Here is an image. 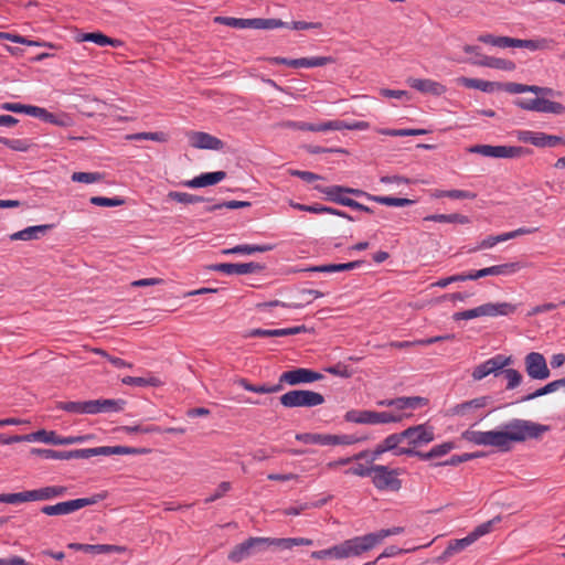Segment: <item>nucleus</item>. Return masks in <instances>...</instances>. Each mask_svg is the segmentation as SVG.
<instances>
[{"instance_id":"obj_1","label":"nucleus","mask_w":565,"mask_h":565,"mask_svg":"<svg viewBox=\"0 0 565 565\" xmlns=\"http://www.w3.org/2000/svg\"><path fill=\"white\" fill-rule=\"evenodd\" d=\"M507 443L510 447L511 443H521L526 439H536L543 433L548 430V426L537 424L526 419L514 418L503 425Z\"/></svg>"},{"instance_id":"obj_2","label":"nucleus","mask_w":565,"mask_h":565,"mask_svg":"<svg viewBox=\"0 0 565 565\" xmlns=\"http://www.w3.org/2000/svg\"><path fill=\"white\" fill-rule=\"evenodd\" d=\"M495 521L497 520L493 519L488 522H484V523L478 525L467 536H465L462 539L450 541L448 546L446 547V550L439 556V562H447L451 556L462 552L468 546L473 544L477 540H479L483 535L488 534L492 530V526L495 523Z\"/></svg>"},{"instance_id":"obj_3","label":"nucleus","mask_w":565,"mask_h":565,"mask_svg":"<svg viewBox=\"0 0 565 565\" xmlns=\"http://www.w3.org/2000/svg\"><path fill=\"white\" fill-rule=\"evenodd\" d=\"M467 151L495 159H513L532 153L531 149L524 147L492 145H473L468 147Z\"/></svg>"},{"instance_id":"obj_4","label":"nucleus","mask_w":565,"mask_h":565,"mask_svg":"<svg viewBox=\"0 0 565 565\" xmlns=\"http://www.w3.org/2000/svg\"><path fill=\"white\" fill-rule=\"evenodd\" d=\"M407 415L394 412H373V411H349L345 414V420L355 424H388L398 423Z\"/></svg>"},{"instance_id":"obj_5","label":"nucleus","mask_w":565,"mask_h":565,"mask_svg":"<svg viewBox=\"0 0 565 565\" xmlns=\"http://www.w3.org/2000/svg\"><path fill=\"white\" fill-rule=\"evenodd\" d=\"M280 404L287 408L315 407L324 403L322 394L309 390H292L279 397Z\"/></svg>"},{"instance_id":"obj_6","label":"nucleus","mask_w":565,"mask_h":565,"mask_svg":"<svg viewBox=\"0 0 565 565\" xmlns=\"http://www.w3.org/2000/svg\"><path fill=\"white\" fill-rule=\"evenodd\" d=\"M375 547L371 533L348 539L335 545L337 559L358 557Z\"/></svg>"},{"instance_id":"obj_7","label":"nucleus","mask_w":565,"mask_h":565,"mask_svg":"<svg viewBox=\"0 0 565 565\" xmlns=\"http://www.w3.org/2000/svg\"><path fill=\"white\" fill-rule=\"evenodd\" d=\"M462 438L478 446H491L501 450L510 449L503 429L488 431L468 429L462 433Z\"/></svg>"},{"instance_id":"obj_8","label":"nucleus","mask_w":565,"mask_h":565,"mask_svg":"<svg viewBox=\"0 0 565 565\" xmlns=\"http://www.w3.org/2000/svg\"><path fill=\"white\" fill-rule=\"evenodd\" d=\"M490 402L489 396H480L460 404L454 405L449 409L451 416H458L466 420H475L473 425L481 422L487 415L479 414Z\"/></svg>"},{"instance_id":"obj_9","label":"nucleus","mask_w":565,"mask_h":565,"mask_svg":"<svg viewBox=\"0 0 565 565\" xmlns=\"http://www.w3.org/2000/svg\"><path fill=\"white\" fill-rule=\"evenodd\" d=\"M398 475V469H390L384 465H373L371 478L374 487L380 491H398L402 487Z\"/></svg>"},{"instance_id":"obj_10","label":"nucleus","mask_w":565,"mask_h":565,"mask_svg":"<svg viewBox=\"0 0 565 565\" xmlns=\"http://www.w3.org/2000/svg\"><path fill=\"white\" fill-rule=\"evenodd\" d=\"M511 363H512L511 356H507L503 354H497V355L486 360L484 362L480 363L479 365H477L473 369L471 376L475 381H481L491 374H493L494 376H498L501 373V371L504 367L509 366Z\"/></svg>"},{"instance_id":"obj_11","label":"nucleus","mask_w":565,"mask_h":565,"mask_svg":"<svg viewBox=\"0 0 565 565\" xmlns=\"http://www.w3.org/2000/svg\"><path fill=\"white\" fill-rule=\"evenodd\" d=\"M98 497L79 498L70 501L58 502L53 505H44L41 512L46 515H67L78 511L85 507L93 505L98 502Z\"/></svg>"},{"instance_id":"obj_12","label":"nucleus","mask_w":565,"mask_h":565,"mask_svg":"<svg viewBox=\"0 0 565 565\" xmlns=\"http://www.w3.org/2000/svg\"><path fill=\"white\" fill-rule=\"evenodd\" d=\"M515 104L525 110L539 111L545 114H556L561 115L565 113V106L559 103L552 102L545 98H520L515 102Z\"/></svg>"},{"instance_id":"obj_13","label":"nucleus","mask_w":565,"mask_h":565,"mask_svg":"<svg viewBox=\"0 0 565 565\" xmlns=\"http://www.w3.org/2000/svg\"><path fill=\"white\" fill-rule=\"evenodd\" d=\"M524 363L525 371L531 379L543 381L550 377L551 372L542 353L531 352L526 354Z\"/></svg>"},{"instance_id":"obj_14","label":"nucleus","mask_w":565,"mask_h":565,"mask_svg":"<svg viewBox=\"0 0 565 565\" xmlns=\"http://www.w3.org/2000/svg\"><path fill=\"white\" fill-rule=\"evenodd\" d=\"M523 267V264L519 262L505 263L501 265H493L478 270H470L467 273V277L469 280H477L479 278H483L487 276H509L515 274Z\"/></svg>"},{"instance_id":"obj_15","label":"nucleus","mask_w":565,"mask_h":565,"mask_svg":"<svg viewBox=\"0 0 565 565\" xmlns=\"http://www.w3.org/2000/svg\"><path fill=\"white\" fill-rule=\"evenodd\" d=\"M322 377V374L318 372L305 367H298L281 373L279 382L280 384L286 383L288 385H298L302 383H312L321 380Z\"/></svg>"},{"instance_id":"obj_16","label":"nucleus","mask_w":565,"mask_h":565,"mask_svg":"<svg viewBox=\"0 0 565 565\" xmlns=\"http://www.w3.org/2000/svg\"><path fill=\"white\" fill-rule=\"evenodd\" d=\"M259 552H263L259 537H249L241 544L234 546L233 550L228 553L227 558L231 562L239 563Z\"/></svg>"},{"instance_id":"obj_17","label":"nucleus","mask_w":565,"mask_h":565,"mask_svg":"<svg viewBox=\"0 0 565 565\" xmlns=\"http://www.w3.org/2000/svg\"><path fill=\"white\" fill-rule=\"evenodd\" d=\"M264 267L258 263H241V264H232V263H220L210 266L211 270L220 271L226 275H247L260 271Z\"/></svg>"},{"instance_id":"obj_18","label":"nucleus","mask_w":565,"mask_h":565,"mask_svg":"<svg viewBox=\"0 0 565 565\" xmlns=\"http://www.w3.org/2000/svg\"><path fill=\"white\" fill-rule=\"evenodd\" d=\"M454 448H455L454 443L446 441V443H443L440 445L434 446L427 452H423V451L415 450V449H412V448H402V449L397 450L396 454L397 455H407V456L418 457L422 460H430L433 458H438V457H443V456L447 455Z\"/></svg>"},{"instance_id":"obj_19","label":"nucleus","mask_w":565,"mask_h":565,"mask_svg":"<svg viewBox=\"0 0 565 565\" xmlns=\"http://www.w3.org/2000/svg\"><path fill=\"white\" fill-rule=\"evenodd\" d=\"M403 433L404 439L414 446L426 445L434 440V430L426 425H417L405 429Z\"/></svg>"},{"instance_id":"obj_20","label":"nucleus","mask_w":565,"mask_h":565,"mask_svg":"<svg viewBox=\"0 0 565 565\" xmlns=\"http://www.w3.org/2000/svg\"><path fill=\"white\" fill-rule=\"evenodd\" d=\"M34 435H39L38 438H35V441L50 444V445H73V444H82L86 441V436H67L62 437L58 436L55 431H49L45 429H40L34 431Z\"/></svg>"},{"instance_id":"obj_21","label":"nucleus","mask_w":565,"mask_h":565,"mask_svg":"<svg viewBox=\"0 0 565 565\" xmlns=\"http://www.w3.org/2000/svg\"><path fill=\"white\" fill-rule=\"evenodd\" d=\"M406 83L411 88L433 96H441L447 90L443 84L429 78L409 77L406 79Z\"/></svg>"},{"instance_id":"obj_22","label":"nucleus","mask_w":565,"mask_h":565,"mask_svg":"<svg viewBox=\"0 0 565 565\" xmlns=\"http://www.w3.org/2000/svg\"><path fill=\"white\" fill-rule=\"evenodd\" d=\"M189 141L192 147L198 149L220 150L223 148L222 140L203 131L191 132Z\"/></svg>"},{"instance_id":"obj_23","label":"nucleus","mask_w":565,"mask_h":565,"mask_svg":"<svg viewBox=\"0 0 565 565\" xmlns=\"http://www.w3.org/2000/svg\"><path fill=\"white\" fill-rule=\"evenodd\" d=\"M481 317H508L513 315L518 305L511 302H487L480 306Z\"/></svg>"},{"instance_id":"obj_24","label":"nucleus","mask_w":565,"mask_h":565,"mask_svg":"<svg viewBox=\"0 0 565 565\" xmlns=\"http://www.w3.org/2000/svg\"><path fill=\"white\" fill-rule=\"evenodd\" d=\"M226 178V173L224 171H214L202 173L191 180L184 181L182 184L186 188L196 189L204 188L209 185H214Z\"/></svg>"},{"instance_id":"obj_25","label":"nucleus","mask_w":565,"mask_h":565,"mask_svg":"<svg viewBox=\"0 0 565 565\" xmlns=\"http://www.w3.org/2000/svg\"><path fill=\"white\" fill-rule=\"evenodd\" d=\"M305 331H306L305 326H296V327L282 328V329L257 328V329H252L247 335L253 337V338L287 337V335L299 334Z\"/></svg>"},{"instance_id":"obj_26","label":"nucleus","mask_w":565,"mask_h":565,"mask_svg":"<svg viewBox=\"0 0 565 565\" xmlns=\"http://www.w3.org/2000/svg\"><path fill=\"white\" fill-rule=\"evenodd\" d=\"M554 41L552 39L540 38V39H513V47H523L530 51L548 50L553 46Z\"/></svg>"},{"instance_id":"obj_27","label":"nucleus","mask_w":565,"mask_h":565,"mask_svg":"<svg viewBox=\"0 0 565 565\" xmlns=\"http://www.w3.org/2000/svg\"><path fill=\"white\" fill-rule=\"evenodd\" d=\"M315 189L326 195V199L344 205V202L348 201L345 186L342 185H331V186H322V185H316Z\"/></svg>"},{"instance_id":"obj_28","label":"nucleus","mask_w":565,"mask_h":565,"mask_svg":"<svg viewBox=\"0 0 565 565\" xmlns=\"http://www.w3.org/2000/svg\"><path fill=\"white\" fill-rule=\"evenodd\" d=\"M327 131L329 130H366L369 129L370 125L366 121L363 120H352V121H345V120H327L326 121Z\"/></svg>"},{"instance_id":"obj_29","label":"nucleus","mask_w":565,"mask_h":565,"mask_svg":"<svg viewBox=\"0 0 565 565\" xmlns=\"http://www.w3.org/2000/svg\"><path fill=\"white\" fill-rule=\"evenodd\" d=\"M122 399H93V414L117 413L124 409Z\"/></svg>"},{"instance_id":"obj_30","label":"nucleus","mask_w":565,"mask_h":565,"mask_svg":"<svg viewBox=\"0 0 565 565\" xmlns=\"http://www.w3.org/2000/svg\"><path fill=\"white\" fill-rule=\"evenodd\" d=\"M52 228V225H34L29 226L24 230H21L11 235V239L13 241H31L36 239L40 235H44L49 230Z\"/></svg>"},{"instance_id":"obj_31","label":"nucleus","mask_w":565,"mask_h":565,"mask_svg":"<svg viewBox=\"0 0 565 565\" xmlns=\"http://www.w3.org/2000/svg\"><path fill=\"white\" fill-rule=\"evenodd\" d=\"M456 82L458 85H461L466 88L479 89L484 93H492L497 85L493 82L483 81L480 78H470L465 76L458 77Z\"/></svg>"},{"instance_id":"obj_32","label":"nucleus","mask_w":565,"mask_h":565,"mask_svg":"<svg viewBox=\"0 0 565 565\" xmlns=\"http://www.w3.org/2000/svg\"><path fill=\"white\" fill-rule=\"evenodd\" d=\"M57 408L72 414L93 415V401L60 402Z\"/></svg>"},{"instance_id":"obj_33","label":"nucleus","mask_w":565,"mask_h":565,"mask_svg":"<svg viewBox=\"0 0 565 565\" xmlns=\"http://www.w3.org/2000/svg\"><path fill=\"white\" fill-rule=\"evenodd\" d=\"M271 249H273L271 245L242 244V245H237V246L232 247V248L223 249L222 254H224V255H230V254L250 255V254H254V253H264V252H268V250H271Z\"/></svg>"},{"instance_id":"obj_34","label":"nucleus","mask_w":565,"mask_h":565,"mask_svg":"<svg viewBox=\"0 0 565 565\" xmlns=\"http://www.w3.org/2000/svg\"><path fill=\"white\" fill-rule=\"evenodd\" d=\"M425 222H438V223H457V224H468L470 223V218L466 215L459 213L452 214H433L424 217Z\"/></svg>"},{"instance_id":"obj_35","label":"nucleus","mask_w":565,"mask_h":565,"mask_svg":"<svg viewBox=\"0 0 565 565\" xmlns=\"http://www.w3.org/2000/svg\"><path fill=\"white\" fill-rule=\"evenodd\" d=\"M66 493V488L63 486H50L35 489L36 501H46L55 498H61Z\"/></svg>"},{"instance_id":"obj_36","label":"nucleus","mask_w":565,"mask_h":565,"mask_svg":"<svg viewBox=\"0 0 565 565\" xmlns=\"http://www.w3.org/2000/svg\"><path fill=\"white\" fill-rule=\"evenodd\" d=\"M473 64L505 71H512L515 67L514 63L509 60L488 56H481V60L475 61Z\"/></svg>"},{"instance_id":"obj_37","label":"nucleus","mask_w":565,"mask_h":565,"mask_svg":"<svg viewBox=\"0 0 565 565\" xmlns=\"http://www.w3.org/2000/svg\"><path fill=\"white\" fill-rule=\"evenodd\" d=\"M281 127L288 128V129L313 131V132L327 131L326 121H322L319 124H309V122H305V121L287 120V121L281 122Z\"/></svg>"},{"instance_id":"obj_38","label":"nucleus","mask_w":565,"mask_h":565,"mask_svg":"<svg viewBox=\"0 0 565 565\" xmlns=\"http://www.w3.org/2000/svg\"><path fill=\"white\" fill-rule=\"evenodd\" d=\"M513 39L510 36H497L490 33L480 34L478 41L500 49L513 47Z\"/></svg>"},{"instance_id":"obj_39","label":"nucleus","mask_w":565,"mask_h":565,"mask_svg":"<svg viewBox=\"0 0 565 565\" xmlns=\"http://www.w3.org/2000/svg\"><path fill=\"white\" fill-rule=\"evenodd\" d=\"M367 200L386 206H407L415 203V201L411 199L385 195H367Z\"/></svg>"},{"instance_id":"obj_40","label":"nucleus","mask_w":565,"mask_h":565,"mask_svg":"<svg viewBox=\"0 0 565 565\" xmlns=\"http://www.w3.org/2000/svg\"><path fill=\"white\" fill-rule=\"evenodd\" d=\"M296 439L307 445H331V435L324 434L301 433L296 435Z\"/></svg>"},{"instance_id":"obj_41","label":"nucleus","mask_w":565,"mask_h":565,"mask_svg":"<svg viewBox=\"0 0 565 565\" xmlns=\"http://www.w3.org/2000/svg\"><path fill=\"white\" fill-rule=\"evenodd\" d=\"M214 22L234 29H253V19L216 17L214 18Z\"/></svg>"},{"instance_id":"obj_42","label":"nucleus","mask_w":565,"mask_h":565,"mask_svg":"<svg viewBox=\"0 0 565 565\" xmlns=\"http://www.w3.org/2000/svg\"><path fill=\"white\" fill-rule=\"evenodd\" d=\"M79 550L89 554H109V553H120L125 548L118 545L111 544H88L84 546H79Z\"/></svg>"},{"instance_id":"obj_43","label":"nucleus","mask_w":565,"mask_h":565,"mask_svg":"<svg viewBox=\"0 0 565 565\" xmlns=\"http://www.w3.org/2000/svg\"><path fill=\"white\" fill-rule=\"evenodd\" d=\"M363 262L361 260H354L343 264H329V265H321L318 267H315L313 270L319 273H337V271H344V270H352L355 268L361 267Z\"/></svg>"},{"instance_id":"obj_44","label":"nucleus","mask_w":565,"mask_h":565,"mask_svg":"<svg viewBox=\"0 0 565 565\" xmlns=\"http://www.w3.org/2000/svg\"><path fill=\"white\" fill-rule=\"evenodd\" d=\"M95 456H104V446L95 448H84L67 450V460L71 459H88Z\"/></svg>"},{"instance_id":"obj_45","label":"nucleus","mask_w":565,"mask_h":565,"mask_svg":"<svg viewBox=\"0 0 565 565\" xmlns=\"http://www.w3.org/2000/svg\"><path fill=\"white\" fill-rule=\"evenodd\" d=\"M148 452L146 448H135L128 446H104V456L111 455H142Z\"/></svg>"},{"instance_id":"obj_46","label":"nucleus","mask_w":565,"mask_h":565,"mask_svg":"<svg viewBox=\"0 0 565 565\" xmlns=\"http://www.w3.org/2000/svg\"><path fill=\"white\" fill-rule=\"evenodd\" d=\"M558 390H561L559 380H555V381H552V382L547 383L543 387L537 388L533 393L523 396L520 399V402H529V401H532L534 398H537V397H541V396L554 393V392H556Z\"/></svg>"},{"instance_id":"obj_47","label":"nucleus","mask_w":565,"mask_h":565,"mask_svg":"<svg viewBox=\"0 0 565 565\" xmlns=\"http://www.w3.org/2000/svg\"><path fill=\"white\" fill-rule=\"evenodd\" d=\"M81 41L93 42L99 46H116L118 43L117 40L110 39L100 32L84 33L81 36Z\"/></svg>"},{"instance_id":"obj_48","label":"nucleus","mask_w":565,"mask_h":565,"mask_svg":"<svg viewBox=\"0 0 565 565\" xmlns=\"http://www.w3.org/2000/svg\"><path fill=\"white\" fill-rule=\"evenodd\" d=\"M121 382L125 384V385H130V386H140V387H146V386H158L160 385V380L158 377H154V376H150V377H142V376H125Z\"/></svg>"},{"instance_id":"obj_49","label":"nucleus","mask_w":565,"mask_h":565,"mask_svg":"<svg viewBox=\"0 0 565 565\" xmlns=\"http://www.w3.org/2000/svg\"><path fill=\"white\" fill-rule=\"evenodd\" d=\"M31 454L50 460H67V450L32 448Z\"/></svg>"},{"instance_id":"obj_50","label":"nucleus","mask_w":565,"mask_h":565,"mask_svg":"<svg viewBox=\"0 0 565 565\" xmlns=\"http://www.w3.org/2000/svg\"><path fill=\"white\" fill-rule=\"evenodd\" d=\"M287 23L282 22L278 19H262V18H254L253 19V29L255 30H273L286 26Z\"/></svg>"},{"instance_id":"obj_51","label":"nucleus","mask_w":565,"mask_h":565,"mask_svg":"<svg viewBox=\"0 0 565 565\" xmlns=\"http://www.w3.org/2000/svg\"><path fill=\"white\" fill-rule=\"evenodd\" d=\"M168 199H170L172 201H175L178 203H183V204H193V203H198V202L204 201V199L201 198V196H198V195H194V194H190V193H186V192H178V191L169 192L168 193Z\"/></svg>"},{"instance_id":"obj_52","label":"nucleus","mask_w":565,"mask_h":565,"mask_svg":"<svg viewBox=\"0 0 565 565\" xmlns=\"http://www.w3.org/2000/svg\"><path fill=\"white\" fill-rule=\"evenodd\" d=\"M89 202L96 206L115 207L120 206L125 203V200L119 196L106 198V196H92Z\"/></svg>"},{"instance_id":"obj_53","label":"nucleus","mask_w":565,"mask_h":565,"mask_svg":"<svg viewBox=\"0 0 565 565\" xmlns=\"http://www.w3.org/2000/svg\"><path fill=\"white\" fill-rule=\"evenodd\" d=\"M404 532V527L402 526H393L391 529H382L380 531L371 533L372 539L374 541L375 546L382 543L386 537L398 535Z\"/></svg>"},{"instance_id":"obj_54","label":"nucleus","mask_w":565,"mask_h":565,"mask_svg":"<svg viewBox=\"0 0 565 565\" xmlns=\"http://www.w3.org/2000/svg\"><path fill=\"white\" fill-rule=\"evenodd\" d=\"M334 58L331 56H312V57H301L302 67L311 68V67H321L328 64H332Z\"/></svg>"},{"instance_id":"obj_55","label":"nucleus","mask_w":565,"mask_h":565,"mask_svg":"<svg viewBox=\"0 0 565 565\" xmlns=\"http://www.w3.org/2000/svg\"><path fill=\"white\" fill-rule=\"evenodd\" d=\"M30 501H36L35 489L18 493H8V504H18Z\"/></svg>"},{"instance_id":"obj_56","label":"nucleus","mask_w":565,"mask_h":565,"mask_svg":"<svg viewBox=\"0 0 565 565\" xmlns=\"http://www.w3.org/2000/svg\"><path fill=\"white\" fill-rule=\"evenodd\" d=\"M71 179L74 182L90 184L100 181L102 174L98 172H74Z\"/></svg>"},{"instance_id":"obj_57","label":"nucleus","mask_w":565,"mask_h":565,"mask_svg":"<svg viewBox=\"0 0 565 565\" xmlns=\"http://www.w3.org/2000/svg\"><path fill=\"white\" fill-rule=\"evenodd\" d=\"M39 435H34V431L26 435H14V436H7L4 434H0V443L3 445H10L14 443H21V441H28V443H34L35 438H38Z\"/></svg>"},{"instance_id":"obj_58","label":"nucleus","mask_w":565,"mask_h":565,"mask_svg":"<svg viewBox=\"0 0 565 565\" xmlns=\"http://www.w3.org/2000/svg\"><path fill=\"white\" fill-rule=\"evenodd\" d=\"M403 439H404L403 433L391 434L381 443V445L386 452L391 451V450H395V454H396L397 450L401 449V448H398V445L401 444V441Z\"/></svg>"},{"instance_id":"obj_59","label":"nucleus","mask_w":565,"mask_h":565,"mask_svg":"<svg viewBox=\"0 0 565 565\" xmlns=\"http://www.w3.org/2000/svg\"><path fill=\"white\" fill-rule=\"evenodd\" d=\"M365 440V437L356 435H331V445H354Z\"/></svg>"},{"instance_id":"obj_60","label":"nucleus","mask_w":565,"mask_h":565,"mask_svg":"<svg viewBox=\"0 0 565 565\" xmlns=\"http://www.w3.org/2000/svg\"><path fill=\"white\" fill-rule=\"evenodd\" d=\"M501 373L504 374V377L508 381L507 390H513L520 385V383L522 381V375L519 373V371H516L514 369H505L504 367L501 371Z\"/></svg>"},{"instance_id":"obj_61","label":"nucleus","mask_w":565,"mask_h":565,"mask_svg":"<svg viewBox=\"0 0 565 565\" xmlns=\"http://www.w3.org/2000/svg\"><path fill=\"white\" fill-rule=\"evenodd\" d=\"M0 143L4 145L6 147L15 150V151H28L30 145L24 139H9L4 137H0Z\"/></svg>"},{"instance_id":"obj_62","label":"nucleus","mask_w":565,"mask_h":565,"mask_svg":"<svg viewBox=\"0 0 565 565\" xmlns=\"http://www.w3.org/2000/svg\"><path fill=\"white\" fill-rule=\"evenodd\" d=\"M130 140H152L157 142L167 141V135L164 132H138L127 137Z\"/></svg>"},{"instance_id":"obj_63","label":"nucleus","mask_w":565,"mask_h":565,"mask_svg":"<svg viewBox=\"0 0 565 565\" xmlns=\"http://www.w3.org/2000/svg\"><path fill=\"white\" fill-rule=\"evenodd\" d=\"M402 402L404 405V411L406 409H417L427 404V399L420 396H403Z\"/></svg>"},{"instance_id":"obj_64","label":"nucleus","mask_w":565,"mask_h":565,"mask_svg":"<svg viewBox=\"0 0 565 565\" xmlns=\"http://www.w3.org/2000/svg\"><path fill=\"white\" fill-rule=\"evenodd\" d=\"M502 242H507L505 233H502V234H499V235H492V236H488V237L483 238L480 242L478 248L479 249H489V248H492L497 244L502 243Z\"/></svg>"}]
</instances>
